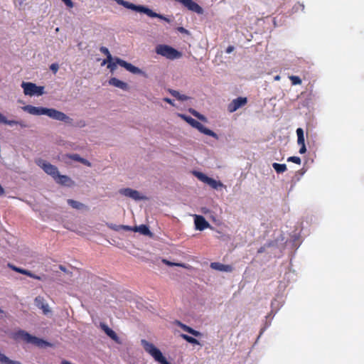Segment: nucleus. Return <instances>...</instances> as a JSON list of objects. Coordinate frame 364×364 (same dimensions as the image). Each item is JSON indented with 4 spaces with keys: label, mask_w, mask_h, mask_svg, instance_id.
Wrapping results in <instances>:
<instances>
[{
    "label": "nucleus",
    "mask_w": 364,
    "mask_h": 364,
    "mask_svg": "<svg viewBox=\"0 0 364 364\" xmlns=\"http://www.w3.org/2000/svg\"><path fill=\"white\" fill-rule=\"evenodd\" d=\"M190 112H191V113L193 115H194L196 117V115H198V114H199L197 111H196V110H194V109H191V110H190Z\"/></svg>",
    "instance_id": "51"
},
{
    "label": "nucleus",
    "mask_w": 364,
    "mask_h": 364,
    "mask_svg": "<svg viewBox=\"0 0 364 364\" xmlns=\"http://www.w3.org/2000/svg\"><path fill=\"white\" fill-rule=\"evenodd\" d=\"M287 161L293 162V163H295V164H299V165H300L301 163V159L299 156H289L287 159Z\"/></svg>",
    "instance_id": "37"
},
{
    "label": "nucleus",
    "mask_w": 364,
    "mask_h": 364,
    "mask_svg": "<svg viewBox=\"0 0 364 364\" xmlns=\"http://www.w3.org/2000/svg\"><path fill=\"white\" fill-rule=\"evenodd\" d=\"M156 53L169 60L180 58L182 56L181 52L168 45L160 44L156 47Z\"/></svg>",
    "instance_id": "4"
},
{
    "label": "nucleus",
    "mask_w": 364,
    "mask_h": 364,
    "mask_svg": "<svg viewBox=\"0 0 364 364\" xmlns=\"http://www.w3.org/2000/svg\"><path fill=\"white\" fill-rule=\"evenodd\" d=\"M181 337L183 339H184L185 341H186L187 342H188L189 343L195 344V345H200V343L198 342V341L193 337H191L186 334H181Z\"/></svg>",
    "instance_id": "29"
},
{
    "label": "nucleus",
    "mask_w": 364,
    "mask_h": 364,
    "mask_svg": "<svg viewBox=\"0 0 364 364\" xmlns=\"http://www.w3.org/2000/svg\"><path fill=\"white\" fill-rule=\"evenodd\" d=\"M100 50L102 53L105 54L107 56V59L104 60L102 65L106 64L107 62H110L112 60V55L110 54L107 48L102 46L100 48Z\"/></svg>",
    "instance_id": "22"
},
{
    "label": "nucleus",
    "mask_w": 364,
    "mask_h": 364,
    "mask_svg": "<svg viewBox=\"0 0 364 364\" xmlns=\"http://www.w3.org/2000/svg\"><path fill=\"white\" fill-rule=\"evenodd\" d=\"M68 203L73 208L75 209H77V210H80V209H82L84 208H85V205L82 203H80L77 200H73V199H68Z\"/></svg>",
    "instance_id": "25"
},
{
    "label": "nucleus",
    "mask_w": 364,
    "mask_h": 364,
    "mask_svg": "<svg viewBox=\"0 0 364 364\" xmlns=\"http://www.w3.org/2000/svg\"><path fill=\"white\" fill-rule=\"evenodd\" d=\"M168 92L169 93L173 96L174 97H176V99H178V100H181V101H186L188 99V97H187L186 95H181L179 93V92L176 91V90H171V89H169L168 90Z\"/></svg>",
    "instance_id": "23"
},
{
    "label": "nucleus",
    "mask_w": 364,
    "mask_h": 364,
    "mask_svg": "<svg viewBox=\"0 0 364 364\" xmlns=\"http://www.w3.org/2000/svg\"><path fill=\"white\" fill-rule=\"evenodd\" d=\"M117 61V63L120 66L124 68L127 70L129 71L130 73L133 74H141L142 73V71L137 67L132 65L129 63L126 62L124 60H122L120 58H117L115 59Z\"/></svg>",
    "instance_id": "10"
},
{
    "label": "nucleus",
    "mask_w": 364,
    "mask_h": 364,
    "mask_svg": "<svg viewBox=\"0 0 364 364\" xmlns=\"http://www.w3.org/2000/svg\"><path fill=\"white\" fill-rule=\"evenodd\" d=\"M163 262L168 266H177V267L187 268L186 265L183 263H175V262H169L166 259H164Z\"/></svg>",
    "instance_id": "35"
},
{
    "label": "nucleus",
    "mask_w": 364,
    "mask_h": 364,
    "mask_svg": "<svg viewBox=\"0 0 364 364\" xmlns=\"http://www.w3.org/2000/svg\"><path fill=\"white\" fill-rule=\"evenodd\" d=\"M118 4L124 6L126 1L124 0H114Z\"/></svg>",
    "instance_id": "50"
},
{
    "label": "nucleus",
    "mask_w": 364,
    "mask_h": 364,
    "mask_svg": "<svg viewBox=\"0 0 364 364\" xmlns=\"http://www.w3.org/2000/svg\"><path fill=\"white\" fill-rule=\"evenodd\" d=\"M6 122V117L0 112V123L4 124Z\"/></svg>",
    "instance_id": "48"
},
{
    "label": "nucleus",
    "mask_w": 364,
    "mask_h": 364,
    "mask_svg": "<svg viewBox=\"0 0 364 364\" xmlns=\"http://www.w3.org/2000/svg\"><path fill=\"white\" fill-rule=\"evenodd\" d=\"M11 338L15 341L22 340L27 343H32L40 347L49 346L48 342L33 336L23 330H18L17 331L12 333Z\"/></svg>",
    "instance_id": "1"
},
{
    "label": "nucleus",
    "mask_w": 364,
    "mask_h": 364,
    "mask_svg": "<svg viewBox=\"0 0 364 364\" xmlns=\"http://www.w3.org/2000/svg\"><path fill=\"white\" fill-rule=\"evenodd\" d=\"M65 157L78 162H80L82 159V157H80V156L77 154H67L65 155Z\"/></svg>",
    "instance_id": "34"
},
{
    "label": "nucleus",
    "mask_w": 364,
    "mask_h": 364,
    "mask_svg": "<svg viewBox=\"0 0 364 364\" xmlns=\"http://www.w3.org/2000/svg\"><path fill=\"white\" fill-rule=\"evenodd\" d=\"M80 163L87 166H91V163L85 159L82 158L80 160Z\"/></svg>",
    "instance_id": "45"
},
{
    "label": "nucleus",
    "mask_w": 364,
    "mask_h": 364,
    "mask_svg": "<svg viewBox=\"0 0 364 364\" xmlns=\"http://www.w3.org/2000/svg\"><path fill=\"white\" fill-rule=\"evenodd\" d=\"M60 269H61L63 272H65V267L62 265H60Z\"/></svg>",
    "instance_id": "54"
},
{
    "label": "nucleus",
    "mask_w": 364,
    "mask_h": 364,
    "mask_svg": "<svg viewBox=\"0 0 364 364\" xmlns=\"http://www.w3.org/2000/svg\"><path fill=\"white\" fill-rule=\"evenodd\" d=\"M235 48L234 46H229L227 48H226V53H232L233 50H234Z\"/></svg>",
    "instance_id": "46"
},
{
    "label": "nucleus",
    "mask_w": 364,
    "mask_h": 364,
    "mask_svg": "<svg viewBox=\"0 0 364 364\" xmlns=\"http://www.w3.org/2000/svg\"><path fill=\"white\" fill-rule=\"evenodd\" d=\"M134 227H131L129 225H121V230H125V231H133L134 232Z\"/></svg>",
    "instance_id": "41"
},
{
    "label": "nucleus",
    "mask_w": 364,
    "mask_h": 364,
    "mask_svg": "<svg viewBox=\"0 0 364 364\" xmlns=\"http://www.w3.org/2000/svg\"><path fill=\"white\" fill-rule=\"evenodd\" d=\"M100 326L105 333L115 341H118V336L117 333L110 328H109L105 323H101Z\"/></svg>",
    "instance_id": "19"
},
{
    "label": "nucleus",
    "mask_w": 364,
    "mask_h": 364,
    "mask_svg": "<svg viewBox=\"0 0 364 364\" xmlns=\"http://www.w3.org/2000/svg\"><path fill=\"white\" fill-rule=\"evenodd\" d=\"M46 115L53 119L64 122L68 124H71L73 122V119L67 116L65 113L53 108H46Z\"/></svg>",
    "instance_id": "7"
},
{
    "label": "nucleus",
    "mask_w": 364,
    "mask_h": 364,
    "mask_svg": "<svg viewBox=\"0 0 364 364\" xmlns=\"http://www.w3.org/2000/svg\"><path fill=\"white\" fill-rule=\"evenodd\" d=\"M210 267L213 269L218 270L220 272H232V267L229 264H223L220 262H212L210 263Z\"/></svg>",
    "instance_id": "18"
},
{
    "label": "nucleus",
    "mask_w": 364,
    "mask_h": 364,
    "mask_svg": "<svg viewBox=\"0 0 364 364\" xmlns=\"http://www.w3.org/2000/svg\"><path fill=\"white\" fill-rule=\"evenodd\" d=\"M4 124H8V125H10V126L19 124L22 127H26V125L22 124L21 122H18V121H15V120H8L6 119V122H4Z\"/></svg>",
    "instance_id": "36"
},
{
    "label": "nucleus",
    "mask_w": 364,
    "mask_h": 364,
    "mask_svg": "<svg viewBox=\"0 0 364 364\" xmlns=\"http://www.w3.org/2000/svg\"><path fill=\"white\" fill-rule=\"evenodd\" d=\"M178 31H180L181 32H186L187 31L183 28V27H180L178 28Z\"/></svg>",
    "instance_id": "53"
},
{
    "label": "nucleus",
    "mask_w": 364,
    "mask_h": 364,
    "mask_svg": "<svg viewBox=\"0 0 364 364\" xmlns=\"http://www.w3.org/2000/svg\"><path fill=\"white\" fill-rule=\"evenodd\" d=\"M174 323L176 326H179L184 331L188 332V333H190L196 337H200L202 336V333L200 331L192 328L191 327L183 323L180 321L176 320L174 321Z\"/></svg>",
    "instance_id": "12"
},
{
    "label": "nucleus",
    "mask_w": 364,
    "mask_h": 364,
    "mask_svg": "<svg viewBox=\"0 0 364 364\" xmlns=\"http://www.w3.org/2000/svg\"><path fill=\"white\" fill-rule=\"evenodd\" d=\"M141 343L144 348L145 351L147 352L149 355H151L156 361L160 363L161 364H171L167 361L166 358L163 355L162 353L159 349H158L155 346L149 343L145 339H142L141 341Z\"/></svg>",
    "instance_id": "2"
},
{
    "label": "nucleus",
    "mask_w": 364,
    "mask_h": 364,
    "mask_svg": "<svg viewBox=\"0 0 364 364\" xmlns=\"http://www.w3.org/2000/svg\"><path fill=\"white\" fill-rule=\"evenodd\" d=\"M21 87L26 95H37L41 96L44 93V87L37 86L33 82H22Z\"/></svg>",
    "instance_id": "6"
},
{
    "label": "nucleus",
    "mask_w": 364,
    "mask_h": 364,
    "mask_svg": "<svg viewBox=\"0 0 364 364\" xmlns=\"http://www.w3.org/2000/svg\"><path fill=\"white\" fill-rule=\"evenodd\" d=\"M247 103V98L245 97H239L236 99H234L228 105V111L230 113H232L237 110L238 109L245 106Z\"/></svg>",
    "instance_id": "9"
},
{
    "label": "nucleus",
    "mask_w": 364,
    "mask_h": 364,
    "mask_svg": "<svg viewBox=\"0 0 364 364\" xmlns=\"http://www.w3.org/2000/svg\"><path fill=\"white\" fill-rule=\"evenodd\" d=\"M62 1H63L69 8H73L74 6L73 2L71 0H62Z\"/></svg>",
    "instance_id": "42"
},
{
    "label": "nucleus",
    "mask_w": 364,
    "mask_h": 364,
    "mask_svg": "<svg viewBox=\"0 0 364 364\" xmlns=\"http://www.w3.org/2000/svg\"><path fill=\"white\" fill-rule=\"evenodd\" d=\"M296 135L298 144H305L304 130L301 128H298L296 129Z\"/></svg>",
    "instance_id": "27"
},
{
    "label": "nucleus",
    "mask_w": 364,
    "mask_h": 364,
    "mask_svg": "<svg viewBox=\"0 0 364 364\" xmlns=\"http://www.w3.org/2000/svg\"><path fill=\"white\" fill-rule=\"evenodd\" d=\"M50 69L53 73H56L59 69V65L58 63H53L50 65Z\"/></svg>",
    "instance_id": "40"
},
{
    "label": "nucleus",
    "mask_w": 364,
    "mask_h": 364,
    "mask_svg": "<svg viewBox=\"0 0 364 364\" xmlns=\"http://www.w3.org/2000/svg\"><path fill=\"white\" fill-rule=\"evenodd\" d=\"M55 181L57 183L65 186H70V183L72 182L71 179L68 176L65 175H60L59 173Z\"/></svg>",
    "instance_id": "21"
},
{
    "label": "nucleus",
    "mask_w": 364,
    "mask_h": 364,
    "mask_svg": "<svg viewBox=\"0 0 364 364\" xmlns=\"http://www.w3.org/2000/svg\"><path fill=\"white\" fill-rule=\"evenodd\" d=\"M272 166L278 173H281L287 171V166L284 164L274 163Z\"/></svg>",
    "instance_id": "28"
},
{
    "label": "nucleus",
    "mask_w": 364,
    "mask_h": 364,
    "mask_svg": "<svg viewBox=\"0 0 364 364\" xmlns=\"http://www.w3.org/2000/svg\"><path fill=\"white\" fill-rule=\"evenodd\" d=\"M195 225L196 228L199 230H203L210 226L209 223L205 220V219L200 215H196Z\"/></svg>",
    "instance_id": "15"
},
{
    "label": "nucleus",
    "mask_w": 364,
    "mask_h": 364,
    "mask_svg": "<svg viewBox=\"0 0 364 364\" xmlns=\"http://www.w3.org/2000/svg\"><path fill=\"white\" fill-rule=\"evenodd\" d=\"M289 80L291 82L293 85H300L301 83V80L299 76L291 75L289 76Z\"/></svg>",
    "instance_id": "33"
},
{
    "label": "nucleus",
    "mask_w": 364,
    "mask_h": 364,
    "mask_svg": "<svg viewBox=\"0 0 364 364\" xmlns=\"http://www.w3.org/2000/svg\"><path fill=\"white\" fill-rule=\"evenodd\" d=\"M0 363L1 364H21L18 361H14L9 359L7 356L1 353H0Z\"/></svg>",
    "instance_id": "26"
},
{
    "label": "nucleus",
    "mask_w": 364,
    "mask_h": 364,
    "mask_svg": "<svg viewBox=\"0 0 364 364\" xmlns=\"http://www.w3.org/2000/svg\"><path fill=\"white\" fill-rule=\"evenodd\" d=\"M61 364H72V363L68 360H64L61 362Z\"/></svg>",
    "instance_id": "52"
},
{
    "label": "nucleus",
    "mask_w": 364,
    "mask_h": 364,
    "mask_svg": "<svg viewBox=\"0 0 364 364\" xmlns=\"http://www.w3.org/2000/svg\"><path fill=\"white\" fill-rule=\"evenodd\" d=\"M178 116L181 119H183L184 121H186L187 123H188L191 126L197 129L201 133H203L205 135L210 136H213L216 139L218 138V135L216 134V133H215L213 131L206 128L200 122H198L197 120L192 118L191 117L187 116L183 114H178Z\"/></svg>",
    "instance_id": "5"
},
{
    "label": "nucleus",
    "mask_w": 364,
    "mask_h": 364,
    "mask_svg": "<svg viewBox=\"0 0 364 364\" xmlns=\"http://www.w3.org/2000/svg\"><path fill=\"white\" fill-rule=\"evenodd\" d=\"M195 175L197 176V178L200 181H203V182H204L205 183H208V180L210 178V177L207 176L206 175H205L204 173H203L201 172H195Z\"/></svg>",
    "instance_id": "32"
},
{
    "label": "nucleus",
    "mask_w": 364,
    "mask_h": 364,
    "mask_svg": "<svg viewBox=\"0 0 364 364\" xmlns=\"http://www.w3.org/2000/svg\"><path fill=\"white\" fill-rule=\"evenodd\" d=\"M9 266L10 268H11L14 271H15L16 272L26 275L28 277V275H30V271H28L27 269H21V268L17 267L11 265V264H9Z\"/></svg>",
    "instance_id": "31"
},
{
    "label": "nucleus",
    "mask_w": 364,
    "mask_h": 364,
    "mask_svg": "<svg viewBox=\"0 0 364 364\" xmlns=\"http://www.w3.org/2000/svg\"><path fill=\"white\" fill-rule=\"evenodd\" d=\"M300 146V149H299V154H304L306 152V145L305 144H301L299 145Z\"/></svg>",
    "instance_id": "43"
},
{
    "label": "nucleus",
    "mask_w": 364,
    "mask_h": 364,
    "mask_svg": "<svg viewBox=\"0 0 364 364\" xmlns=\"http://www.w3.org/2000/svg\"><path fill=\"white\" fill-rule=\"evenodd\" d=\"M123 6L127 8V9L135 11H138V12H140V13H144V14H146L149 17L158 18L164 20V21H166L168 23L170 22V19L168 18L163 16L162 14H157V13L153 11L151 9H150L146 7V6H141V5H135V4H134L132 3H130L129 1H125V3H124Z\"/></svg>",
    "instance_id": "3"
},
{
    "label": "nucleus",
    "mask_w": 364,
    "mask_h": 364,
    "mask_svg": "<svg viewBox=\"0 0 364 364\" xmlns=\"http://www.w3.org/2000/svg\"><path fill=\"white\" fill-rule=\"evenodd\" d=\"M134 232H139L143 235L151 236L152 233L149 227L146 225H141L139 226H134Z\"/></svg>",
    "instance_id": "20"
},
{
    "label": "nucleus",
    "mask_w": 364,
    "mask_h": 364,
    "mask_svg": "<svg viewBox=\"0 0 364 364\" xmlns=\"http://www.w3.org/2000/svg\"><path fill=\"white\" fill-rule=\"evenodd\" d=\"M28 277H31L33 279H38V280H42L43 279L42 277L38 276V275L32 273L31 272H30V275H28Z\"/></svg>",
    "instance_id": "44"
},
{
    "label": "nucleus",
    "mask_w": 364,
    "mask_h": 364,
    "mask_svg": "<svg viewBox=\"0 0 364 364\" xmlns=\"http://www.w3.org/2000/svg\"><path fill=\"white\" fill-rule=\"evenodd\" d=\"M196 117L200 120L206 121V118L205 117V116L200 114V113L198 115H196Z\"/></svg>",
    "instance_id": "47"
},
{
    "label": "nucleus",
    "mask_w": 364,
    "mask_h": 364,
    "mask_svg": "<svg viewBox=\"0 0 364 364\" xmlns=\"http://www.w3.org/2000/svg\"><path fill=\"white\" fill-rule=\"evenodd\" d=\"M35 304L37 307L42 309L45 314L50 312L49 306L48 304L45 303V300L43 296H38L35 299Z\"/></svg>",
    "instance_id": "16"
},
{
    "label": "nucleus",
    "mask_w": 364,
    "mask_h": 364,
    "mask_svg": "<svg viewBox=\"0 0 364 364\" xmlns=\"http://www.w3.org/2000/svg\"><path fill=\"white\" fill-rule=\"evenodd\" d=\"M279 78H280V77H279V75H277V76H276V77H274V79H275V80H279Z\"/></svg>",
    "instance_id": "55"
},
{
    "label": "nucleus",
    "mask_w": 364,
    "mask_h": 364,
    "mask_svg": "<svg viewBox=\"0 0 364 364\" xmlns=\"http://www.w3.org/2000/svg\"><path fill=\"white\" fill-rule=\"evenodd\" d=\"M184 6H186L189 10L195 11L196 13H201L202 8L193 0H178Z\"/></svg>",
    "instance_id": "14"
},
{
    "label": "nucleus",
    "mask_w": 364,
    "mask_h": 364,
    "mask_svg": "<svg viewBox=\"0 0 364 364\" xmlns=\"http://www.w3.org/2000/svg\"><path fill=\"white\" fill-rule=\"evenodd\" d=\"M109 84L116 87H118L122 90H127L129 89V85H127V83L116 77L110 78L109 80Z\"/></svg>",
    "instance_id": "17"
},
{
    "label": "nucleus",
    "mask_w": 364,
    "mask_h": 364,
    "mask_svg": "<svg viewBox=\"0 0 364 364\" xmlns=\"http://www.w3.org/2000/svg\"><path fill=\"white\" fill-rule=\"evenodd\" d=\"M207 184H208L210 187L214 189H218V187H222L223 183L220 181H217L215 179L210 178Z\"/></svg>",
    "instance_id": "30"
},
{
    "label": "nucleus",
    "mask_w": 364,
    "mask_h": 364,
    "mask_svg": "<svg viewBox=\"0 0 364 364\" xmlns=\"http://www.w3.org/2000/svg\"><path fill=\"white\" fill-rule=\"evenodd\" d=\"M164 101H165L166 102H167V103H168L170 105H173V101L171 99L168 98V97L164 98Z\"/></svg>",
    "instance_id": "49"
},
{
    "label": "nucleus",
    "mask_w": 364,
    "mask_h": 364,
    "mask_svg": "<svg viewBox=\"0 0 364 364\" xmlns=\"http://www.w3.org/2000/svg\"><path fill=\"white\" fill-rule=\"evenodd\" d=\"M23 110L33 115L46 114V108L41 107H35L32 105H26L23 107Z\"/></svg>",
    "instance_id": "11"
},
{
    "label": "nucleus",
    "mask_w": 364,
    "mask_h": 364,
    "mask_svg": "<svg viewBox=\"0 0 364 364\" xmlns=\"http://www.w3.org/2000/svg\"><path fill=\"white\" fill-rule=\"evenodd\" d=\"M168 92L169 93L173 96L174 97H176V99H178V100H181V101H186L188 99V97H187L186 95H181L179 93V92L176 91V90H171V89H169L168 90Z\"/></svg>",
    "instance_id": "24"
},
{
    "label": "nucleus",
    "mask_w": 364,
    "mask_h": 364,
    "mask_svg": "<svg viewBox=\"0 0 364 364\" xmlns=\"http://www.w3.org/2000/svg\"><path fill=\"white\" fill-rule=\"evenodd\" d=\"M107 227L111 229V230H113L114 231H120L121 230V225H114V224H112V223H109V224H107Z\"/></svg>",
    "instance_id": "38"
},
{
    "label": "nucleus",
    "mask_w": 364,
    "mask_h": 364,
    "mask_svg": "<svg viewBox=\"0 0 364 364\" xmlns=\"http://www.w3.org/2000/svg\"><path fill=\"white\" fill-rule=\"evenodd\" d=\"M108 63V65H107V68L111 70V71H113L116 69L117 68V61L115 63H113L112 60H111L110 62H107Z\"/></svg>",
    "instance_id": "39"
},
{
    "label": "nucleus",
    "mask_w": 364,
    "mask_h": 364,
    "mask_svg": "<svg viewBox=\"0 0 364 364\" xmlns=\"http://www.w3.org/2000/svg\"><path fill=\"white\" fill-rule=\"evenodd\" d=\"M36 164L40 166L47 174L51 176L54 179H56V176H58V168L52 165L51 164L43 160L38 159L36 161Z\"/></svg>",
    "instance_id": "8"
},
{
    "label": "nucleus",
    "mask_w": 364,
    "mask_h": 364,
    "mask_svg": "<svg viewBox=\"0 0 364 364\" xmlns=\"http://www.w3.org/2000/svg\"><path fill=\"white\" fill-rule=\"evenodd\" d=\"M120 193L136 200L143 199V197L140 196V194L137 191L133 190L132 188H127L121 189Z\"/></svg>",
    "instance_id": "13"
}]
</instances>
